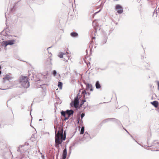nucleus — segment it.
I'll list each match as a JSON object with an SVG mask.
<instances>
[{
    "label": "nucleus",
    "instance_id": "9b49d317",
    "mask_svg": "<svg viewBox=\"0 0 159 159\" xmlns=\"http://www.w3.org/2000/svg\"><path fill=\"white\" fill-rule=\"evenodd\" d=\"M95 86L96 88L97 89H100L101 88V85L99 82L98 81L96 82Z\"/></svg>",
    "mask_w": 159,
    "mask_h": 159
},
{
    "label": "nucleus",
    "instance_id": "412c9836",
    "mask_svg": "<svg viewBox=\"0 0 159 159\" xmlns=\"http://www.w3.org/2000/svg\"><path fill=\"white\" fill-rule=\"evenodd\" d=\"M157 84L158 86V89L159 90V81H157Z\"/></svg>",
    "mask_w": 159,
    "mask_h": 159
},
{
    "label": "nucleus",
    "instance_id": "a211bd4d",
    "mask_svg": "<svg viewBox=\"0 0 159 159\" xmlns=\"http://www.w3.org/2000/svg\"><path fill=\"white\" fill-rule=\"evenodd\" d=\"M87 87V89L90 88H91L92 86L91 85L88 84L86 85Z\"/></svg>",
    "mask_w": 159,
    "mask_h": 159
},
{
    "label": "nucleus",
    "instance_id": "20e7f679",
    "mask_svg": "<svg viewBox=\"0 0 159 159\" xmlns=\"http://www.w3.org/2000/svg\"><path fill=\"white\" fill-rule=\"evenodd\" d=\"M15 40H8L6 41H3V43L4 45H5V47H6L8 45H12L15 43Z\"/></svg>",
    "mask_w": 159,
    "mask_h": 159
},
{
    "label": "nucleus",
    "instance_id": "0eeeda50",
    "mask_svg": "<svg viewBox=\"0 0 159 159\" xmlns=\"http://www.w3.org/2000/svg\"><path fill=\"white\" fill-rule=\"evenodd\" d=\"M67 150L66 148L63 151L62 155V159H66L67 156Z\"/></svg>",
    "mask_w": 159,
    "mask_h": 159
},
{
    "label": "nucleus",
    "instance_id": "4468645a",
    "mask_svg": "<svg viewBox=\"0 0 159 159\" xmlns=\"http://www.w3.org/2000/svg\"><path fill=\"white\" fill-rule=\"evenodd\" d=\"M82 93L84 94V95L83 96V98H84V99L86 98H87L85 97V95L87 94V93L86 91L85 90H84L82 92Z\"/></svg>",
    "mask_w": 159,
    "mask_h": 159
},
{
    "label": "nucleus",
    "instance_id": "5701e85b",
    "mask_svg": "<svg viewBox=\"0 0 159 159\" xmlns=\"http://www.w3.org/2000/svg\"><path fill=\"white\" fill-rule=\"evenodd\" d=\"M90 91H93V89H92V87H91V88H90Z\"/></svg>",
    "mask_w": 159,
    "mask_h": 159
},
{
    "label": "nucleus",
    "instance_id": "2eb2a0df",
    "mask_svg": "<svg viewBox=\"0 0 159 159\" xmlns=\"http://www.w3.org/2000/svg\"><path fill=\"white\" fill-rule=\"evenodd\" d=\"M62 84L61 82H59L58 84V87L60 89H61L62 87Z\"/></svg>",
    "mask_w": 159,
    "mask_h": 159
},
{
    "label": "nucleus",
    "instance_id": "bb28decb",
    "mask_svg": "<svg viewBox=\"0 0 159 159\" xmlns=\"http://www.w3.org/2000/svg\"><path fill=\"white\" fill-rule=\"evenodd\" d=\"M78 123H79V121H78Z\"/></svg>",
    "mask_w": 159,
    "mask_h": 159
},
{
    "label": "nucleus",
    "instance_id": "7ed1b4c3",
    "mask_svg": "<svg viewBox=\"0 0 159 159\" xmlns=\"http://www.w3.org/2000/svg\"><path fill=\"white\" fill-rule=\"evenodd\" d=\"M79 99L78 97L76 96L75 98L74 101H72L70 103V105L71 107L74 106L75 108H77L78 107L79 104Z\"/></svg>",
    "mask_w": 159,
    "mask_h": 159
},
{
    "label": "nucleus",
    "instance_id": "1a4fd4ad",
    "mask_svg": "<svg viewBox=\"0 0 159 159\" xmlns=\"http://www.w3.org/2000/svg\"><path fill=\"white\" fill-rule=\"evenodd\" d=\"M11 79V77L8 75H6L3 78L4 81L9 80Z\"/></svg>",
    "mask_w": 159,
    "mask_h": 159
},
{
    "label": "nucleus",
    "instance_id": "aec40b11",
    "mask_svg": "<svg viewBox=\"0 0 159 159\" xmlns=\"http://www.w3.org/2000/svg\"><path fill=\"white\" fill-rule=\"evenodd\" d=\"M85 115L83 113L81 115V120H82V119L83 118L84 116Z\"/></svg>",
    "mask_w": 159,
    "mask_h": 159
},
{
    "label": "nucleus",
    "instance_id": "4be33fe9",
    "mask_svg": "<svg viewBox=\"0 0 159 159\" xmlns=\"http://www.w3.org/2000/svg\"><path fill=\"white\" fill-rule=\"evenodd\" d=\"M86 102V101L85 100H82V104L84 103V102Z\"/></svg>",
    "mask_w": 159,
    "mask_h": 159
},
{
    "label": "nucleus",
    "instance_id": "6e6552de",
    "mask_svg": "<svg viewBox=\"0 0 159 159\" xmlns=\"http://www.w3.org/2000/svg\"><path fill=\"white\" fill-rule=\"evenodd\" d=\"M66 113L67 116H69V118L70 116L73 115V111L72 110H67L66 111Z\"/></svg>",
    "mask_w": 159,
    "mask_h": 159
},
{
    "label": "nucleus",
    "instance_id": "dca6fc26",
    "mask_svg": "<svg viewBox=\"0 0 159 159\" xmlns=\"http://www.w3.org/2000/svg\"><path fill=\"white\" fill-rule=\"evenodd\" d=\"M84 127L82 126L81 128L80 134H83L84 133Z\"/></svg>",
    "mask_w": 159,
    "mask_h": 159
},
{
    "label": "nucleus",
    "instance_id": "f8f14e48",
    "mask_svg": "<svg viewBox=\"0 0 159 159\" xmlns=\"http://www.w3.org/2000/svg\"><path fill=\"white\" fill-rule=\"evenodd\" d=\"M70 35L73 37H76L78 36V34L75 32L71 33L70 34Z\"/></svg>",
    "mask_w": 159,
    "mask_h": 159
},
{
    "label": "nucleus",
    "instance_id": "423d86ee",
    "mask_svg": "<svg viewBox=\"0 0 159 159\" xmlns=\"http://www.w3.org/2000/svg\"><path fill=\"white\" fill-rule=\"evenodd\" d=\"M61 115L63 116L64 117V120H67L69 119V116H67V114L66 113V112H65L64 111H62L61 112Z\"/></svg>",
    "mask_w": 159,
    "mask_h": 159
},
{
    "label": "nucleus",
    "instance_id": "f03ea898",
    "mask_svg": "<svg viewBox=\"0 0 159 159\" xmlns=\"http://www.w3.org/2000/svg\"><path fill=\"white\" fill-rule=\"evenodd\" d=\"M29 78L27 76L22 75L19 78V82L21 85L25 88H28L29 86V83L28 81Z\"/></svg>",
    "mask_w": 159,
    "mask_h": 159
},
{
    "label": "nucleus",
    "instance_id": "f3484780",
    "mask_svg": "<svg viewBox=\"0 0 159 159\" xmlns=\"http://www.w3.org/2000/svg\"><path fill=\"white\" fill-rule=\"evenodd\" d=\"M65 54H63L62 53H61L59 55V57L61 58H62L63 57V55H64Z\"/></svg>",
    "mask_w": 159,
    "mask_h": 159
},
{
    "label": "nucleus",
    "instance_id": "a878e982",
    "mask_svg": "<svg viewBox=\"0 0 159 159\" xmlns=\"http://www.w3.org/2000/svg\"><path fill=\"white\" fill-rule=\"evenodd\" d=\"M88 93V94L89 95V93Z\"/></svg>",
    "mask_w": 159,
    "mask_h": 159
},
{
    "label": "nucleus",
    "instance_id": "6ab92c4d",
    "mask_svg": "<svg viewBox=\"0 0 159 159\" xmlns=\"http://www.w3.org/2000/svg\"><path fill=\"white\" fill-rule=\"evenodd\" d=\"M53 75L55 76L57 75V72L56 70H54L53 71Z\"/></svg>",
    "mask_w": 159,
    "mask_h": 159
},
{
    "label": "nucleus",
    "instance_id": "393cba45",
    "mask_svg": "<svg viewBox=\"0 0 159 159\" xmlns=\"http://www.w3.org/2000/svg\"><path fill=\"white\" fill-rule=\"evenodd\" d=\"M79 129L80 128V126H79Z\"/></svg>",
    "mask_w": 159,
    "mask_h": 159
},
{
    "label": "nucleus",
    "instance_id": "b1692460",
    "mask_svg": "<svg viewBox=\"0 0 159 159\" xmlns=\"http://www.w3.org/2000/svg\"><path fill=\"white\" fill-rule=\"evenodd\" d=\"M95 39V37H93V39Z\"/></svg>",
    "mask_w": 159,
    "mask_h": 159
},
{
    "label": "nucleus",
    "instance_id": "f257e3e1",
    "mask_svg": "<svg viewBox=\"0 0 159 159\" xmlns=\"http://www.w3.org/2000/svg\"><path fill=\"white\" fill-rule=\"evenodd\" d=\"M63 130L62 129L61 130H59L55 136V146L59 149V144H61L62 141L65 140L66 138V136L64 135V137L63 135Z\"/></svg>",
    "mask_w": 159,
    "mask_h": 159
},
{
    "label": "nucleus",
    "instance_id": "ddd939ff",
    "mask_svg": "<svg viewBox=\"0 0 159 159\" xmlns=\"http://www.w3.org/2000/svg\"><path fill=\"white\" fill-rule=\"evenodd\" d=\"M82 93L84 94V95L83 96V98H84V99L86 98H87L85 97V95L87 94V93L86 91L85 90H84L82 92Z\"/></svg>",
    "mask_w": 159,
    "mask_h": 159
},
{
    "label": "nucleus",
    "instance_id": "9d476101",
    "mask_svg": "<svg viewBox=\"0 0 159 159\" xmlns=\"http://www.w3.org/2000/svg\"><path fill=\"white\" fill-rule=\"evenodd\" d=\"M151 103L155 107H157L159 104V102L157 101H155L152 102H151Z\"/></svg>",
    "mask_w": 159,
    "mask_h": 159
},
{
    "label": "nucleus",
    "instance_id": "39448f33",
    "mask_svg": "<svg viewBox=\"0 0 159 159\" xmlns=\"http://www.w3.org/2000/svg\"><path fill=\"white\" fill-rule=\"evenodd\" d=\"M116 8L117 10V12L118 13L121 14L123 12V8L120 5H117L116 6Z\"/></svg>",
    "mask_w": 159,
    "mask_h": 159
}]
</instances>
